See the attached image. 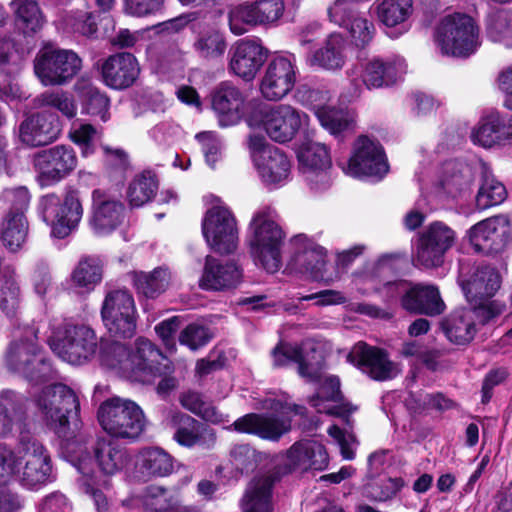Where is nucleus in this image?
I'll return each instance as SVG.
<instances>
[{"label":"nucleus","instance_id":"nucleus-1","mask_svg":"<svg viewBox=\"0 0 512 512\" xmlns=\"http://www.w3.org/2000/svg\"><path fill=\"white\" fill-rule=\"evenodd\" d=\"M275 366H285L290 362L298 364V373L309 382H320V387L309 402L318 413L345 417L356 411L350 403L342 402L340 380L333 375H323V357L313 341L301 345L280 344L272 353Z\"/></svg>","mask_w":512,"mask_h":512},{"label":"nucleus","instance_id":"nucleus-2","mask_svg":"<svg viewBox=\"0 0 512 512\" xmlns=\"http://www.w3.org/2000/svg\"><path fill=\"white\" fill-rule=\"evenodd\" d=\"M69 462L80 476L77 479L81 493L89 497L98 512H107L109 502L106 492L112 487L110 477L120 472L127 463L126 453L112 441L99 439L94 447V456L100 475L93 469V460L86 447L80 445L76 450L73 443H67Z\"/></svg>","mask_w":512,"mask_h":512},{"label":"nucleus","instance_id":"nucleus-3","mask_svg":"<svg viewBox=\"0 0 512 512\" xmlns=\"http://www.w3.org/2000/svg\"><path fill=\"white\" fill-rule=\"evenodd\" d=\"M104 365L132 382L152 383L170 371L168 360L147 339L139 338L134 347L114 342L104 351Z\"/></svg>","mask_w":512,"mask_h":512},{"label":"nucleus","instance_id":"nucleus-4","mask_svg":"<svg viewBox=\"0 0 512 512\" xmlns=\"http://www.w3.org/2000/svg\"><path fill=\"white\" fill-rule=\"evenodd\" d=\"M37 332L34 326L28 324L13 326L4 355L9 371L22 375L35 385L48 382L55 373L38 343Z\"/></svg>","mask_w":512,"mask_h":512},{"label":"nucleus","instance_id":"nucleus-5","mask_svg":"<svg viewBox=\"0 0 512 512\" xmlns=\"http://www.w3.org/2000/svg\"><path fill=\"white\" fill-rule=\"evenodd\" d=\"M285 234L279 223V215L269 204L259 206L248 226L247 243L257 266L269 273L281 267V247Z\"/></svg>","mask_w":512,"mask_h":512},{"label":"nucleus","instance_id":"nucleus-6","mask_svg":"<svg viewBox=\"0 0 512 512\" xmlns=\"http://www.w3.org/2000/svg\"><path fill=\"white\" fill-rule=\"evenodd\" d=\"M406 68V62L401 57L387 60L373 57L358 61L346 71L348 84L342 97L350 102L358 99L365 89L393 85L406 72Z\"/></svg>","mask_w":512,"mask_h":512},{"label":"nucleus","instance_id":"nucleus-7","mask_svg":"<svg viewBox=\"0 0 512 512\" xmlns=\"http://www.w3.org/2000/svg\"><path fill=\"white\" fill-rule=\"evenodd\" d=\"M261 408L271 414L249 413L233 422L228 430L252 434L261 439L278 441L291 429V420L286 415L290 413L303 414L305 408L290 404L286 398L267 397L262 401Z\"/></svg>","mask_w":512,"mask_h":512},{"label":"nucleus","instance_id":"nucleus-8","mask_svg":"<svg viewBox=\"0 0 512 512\" xmlns=\"http://www.w3.org/2000/svg\"><path fill=\"white\" fill-rule=\"evenodd\" d=\"M37 216L51 229V236L64 239L75 231L83 217L84 208L80 192L65 189L63 195L47 193L36 202Z\"/></svg>","mask_w":512,"mask_h":512},{"label":"nucleus","instance_id":"nucleus-9","mask_svg":"<svg viewBox=\"0 0 512 512\" xmlns=\"http://www.w3.org/2000/svg\"><path fill=\"white\" fill-rule=\"evenodd\" d=\"M252 129H261L275 142L291 141L309 125V116L288 104H257L246 117Z\"/></svg>","mask_w":512,"mask_h":512},{"label":"nucleus","instance_id":"nucleus-10","mask_svg":"<svg viewBox=\"0 0 512 512\" xmlns=\"http://www.w3.org/2000/svg\"><path fill=\"white\" fill-rule=\"evenodd\" d=\"M434 38L443 55L458 58L471 56L481 46L477 23L463 13L444 16L436 27Z\"/></svg>","mask_w":512,"mask_h":512},{"label":"nucleus","instance_id":"nucleus-11","mask_svg":"<svg viewBox=\"0 0 512 512\" xmlns=\"http://www.w3.org/2000/svg\"><path fill=\"white\" fill-rule=\"evenodd\" d=\"M37 413L45 425L60 438H67L69 417L79 411L75 392L65 384L45 386L34 398Z\"/></svg>","mask_w":512,"mask_h":512},{"label":"nucleus","instance_id":"nucleus-12","mask_svg":"<svg viewBox=\"0 0 512 512\" xmlns=\"http://www.w3.org/2000/svg\"><path fill=\"white\" fill-rule=\"evenodd\" d=\"M102 429L112 437L135 440L145 430L146 418L141 407L132 400L112 397L104 401L97 413Z\"/></svg>","mask_w":512,"mask_h":512},{"label":"nucleus","instance_id":"nucleus-13","mask_svg":"<svg viewBox=\"0 0 512 512\" xmlns=\"http://www.w3.org/2000/svg\"><path fill=\"white\" fill-rule=\"evenodd\" d=\"M52 459L37 438L21 433L18 446L16 481L25 489L38 490L51 481Z\"/></svg>","mask_w":512,"mask_h":512},{"label":"nucleus","instance_id":"nucleus-14","mask_svg":"<svg viewBox=\"0 0 512 512\" xmlns=\"http://www.w3.org/2000/svg\"><path fill=\"white\" fill-rule=\"evenodd\" d=\"M500 284L498 272L490 266L477 267L468 279L460 276L463 293L483 324L500 315L505 309L502 302L491 300Z\"/></svg>","mask_w":512,"mask_h":512},{"label":"nucleus","instance_id":"nucleus-15","mask_svg":"<svg viewBox=\"0 0 512 512\" xmlns=\"http://www.w3.org/2000/svg\"><path fill=\"white\" fill-rule=\"evenodd\" d=\"M33 68L43 86H63L81 71L82 59L71 49L46 44L37 52Z\"/></svg>","mask_w":512,"mask_h":512},{"label":"nucleus","instance_id":"nucleus-16","mask_svg":"<svg viewBox=\"0 0 512 512\" xmlns=\"http://www.w3.org/2000/svg\"><path fill=\"white\" fill-rule=\"evenodd\" d=\"M48 343L63 361L81 365L96 352L97 337L86 325L63 323L52 330Z\"/></svg>","mask_w":512,"mask_h":512},{"label":"nucleus","instance_id":"nucleus-17","mask_svg":"<svg viewBox=\"0 0 512 512\" xmlns=\"http://www.w3.org/2000/svg\"><path fill=\"white\" fill-rule=\"evenodd\" d=\"M248 147L257 174L265 186L279 188L289 182L292 163L284 151L260 135H251Z\"/></svg>","mask_w":512,"mask_h":512},{"label":"nucleus","instance_id":"nucleus-18","mask_svg":"<svg viewBox=\"0 0 512 512\" xmlns=\"http://www.w3.org/2000/svg\"><path fill=\"white\" fill-rule=\"evenodd\" d=\"M342 170L353 178L380 181L389 172V164L382 145L374 138L361 135L355 140Z\"/></svg>","mask_w":512,"mask_h":512},{"label":"nucleus","instance_id":"nucleus-19","mask_svg":"<svg viewBox=\"0 0 512 512\" xmlns=\"http://www.w3.org/2000/svg\"><path fill=\"white\" fill-rule=\"evenodd\" d=\"M101 317L104 326L113 336L132 337L137 320L133 295L126 289L108 291L101 306Z\"/></svg>","mask_w":512,"mask_h":512},{"label":"nucleus","instance_id":"nucleus-20","mask_svg":"<svg viewBox=\"0 0 512 512\" xmlns=\"http://www.w3.org/2000/svg\"><path fill=\"white\" fill-rule=\"evenodd\" d=\"M285 12L284 0H254L238 5L229 13L230 30L235 35L246 33L249 27L277 26Z\"/></svg>","mask_w":512,"mask_h":512},{"label":"nucleus","instance_id":"nucleus-21","mask_svg":"<svg viewBox=\"0 0 512 512\" xmlns=\"http://www.w3.org/2000/svg\"><path fill=\"white\" fill-rule=\"evenodd\" d=\"M456 238V232L444 222L435 221L429 224L418 237L414 254L415 265L427 269L441 267Z\"/></svg>","mask_w":512,"mask_h":512},{"label":"nucleus","instance_id":"nucleus-22","mask_svg":"<svg viewBox=\"0 0 512 512\" xmlns=\"http://www.w3.org/2000/svg\"><path fill=\"white\" fill-rule=\"evenodd\" d=\"M32 164L36 181L40 187H49L69 176L77 167L78 159L74 149L56 145L43 149L33 156Z\"/></svg>","mask_w":512,"mask_h":512},{"label":"nucleus","instance_id":"nucleus-23","mask_svg":"<svg viewBox=\"0 0 512 512\" xmlns=\"http://www.w3.org/2000/svg\"><path fill=\"white\" fill-rule=\"evenodd\" d=\"M202 233L208 246L217 253L228 254L237 248V222L226 206L214 205L206 212L202 220Z\"/></svg>","mask_w":512,"mask_h":512},{"label":"nucleus","instance_id":"nucleus-24","mask_svg":"<svg viewBox=\"0 0 512 512\" xmlns=\"http://www.w3.org/2000/svg\"><path fill=\"white\" fill-rule=\"evenodd\" d=\"M466 236L475 251L486 255L500 254L512 242L510 219L503 214L488 217L470 227Z\"/></svg>","mask_w":512,"mask_h":512},{"label":"nucleus","instance_id":"nucleus-25","mask_svg":"<svg viewBox=\"0 0 512 512\" xmlns=\"http://www.w3.org/2000/svg\"><path fill=\"white\" fill-rule=\"evenodd\" d=\"M386 289L392 298L401 297L402 307L409 312L434 316L445 309L439 290L434 285L397 281L389 283Z\"/></svg>","mask_w":512,"mask_h":512},{"label":"nucleus","instance_id":"nucleus-26","mask_svg":"<svg viewBox=\"0 0 512 512\" xmlns=\"http://www.w3.org/2000/svg\"><path fill=\"white\" fill-rule=\"evenodd\" d=\"M297 158L299 171L311 189L321 191L329 187L332 159L324 143L303 142L297 151Z\"/></svg>","mask_w":512,"mask_h":512},{"label":"nucleus","instance_id":"nucleus-27","mask_svg":"<svg viewBox=\"0 0 512 512\" xmlns=\"http://www.w3.org/2000/svg\"><path fill=\"white\" fill-rule=\"evenodd\" d=\"M296 78V57L293 54L276 55L265 68L259 85L260 93L269 101L281 100L292 91Z\"/></svg>","mask_w":512,"mask_h":512},{"label":"nucleus","instance_id":"nucleus-28","mask_svg":"<svg viewBox=\"0 0 512 512\" xmlns=\"http://www.w3.org/2000/svg\"><path fill=\"white\" fill-rule=\"evenodd\" d=\"M167 425L175 429L173 439L181 446L192 448L195 446L210 449L216 442L215 431L191 416L171 410L166 417Z\"/></svg>","mask_w":512,"mask_h":512},{"label":"nucleus","instance_id":"nucleus-29","mask_svg":"<svg viewBox=\"0 0 512 512\" xmlns=\"http://www.w3.org/2000/svg\"><path fill=\"white\" fill-rule=\"evenodd\" d=\"M348 360L374 380L392 379L400 371L398 365L390 361L383 350L364 342L354 345L348 355Z\"/></svg>","mask_w":512,"mask_h":512},{"label":"nucleus","instance_id":"nucleus-30","mask_svg":"<svg viewBox=\"0 0 512 512\" xmlns=\"http://www.w3.org/2000/svg\"><path fill=\"white\" fill-rule=\"evenodd\" d=\"M140 74V65L137 58L127 52L110 55L100 66L102 82L114 90H123L131 87Z\"/></svg>","mask_w":512,"mask_h":512},{"label":"nucleus","instance_id":"nucleus-31","mask_svg":"<svg viewBox=\"0 0 512 512\" xmlns=\"http://www.w3.org/2000/svg\"><path fill=\"white\" fill-rule=\"evenodd\" d=\"M124 205L100 189L92 192V217L90 226L98 236L112 233L123 221Z\"/></svg>","mask_w":512,"mask_h":512},{"label":"nucleus","instance_id":"nucleus-32","mask_svg":"<svg viewBox=\"0 0 512 512\" xmlns=\"http://www.w3.org/2000/svg\"><path fill=\"white\" fill-rule=\"evenodd\" d=\"M267 58L266 49L256 40L236 42L230 50L229 69L238 77L251 81Z\"/></svg>","mask_w":512,"mask_h":512},{"label":"nucleus","instance_id":"nucleus-33","mask_svg":"<svg viewBox=\"0 0 512 512\" xmlns=\"http://www.w3.org/2000/svg\"><path fill=\"white\" fill-rule=\"evenodd\" d=\"M243 270L234 261L221 262L207 256L200 287L206 290L225 291L236 288L242 281Z\"/></svg>","mask_w":512,"mask_h":512},{"label":"nucleus","instance_id":"nucleus-34","mask_svg":"<svg viewBox=\"0 0 512 512\" xmlns=\"http://www.w3.org/2000/svg\"><path fill=\"white\" fill-rule=\"evenodd\" d=\"M60 133L58 117L47 111L38 112L25 119L19 129L20 139L30 146L47 145Z\"/></svg>","mask_w":512,"mask_h":512},{"label":"nucleus","instance_id":"nucleus-35","mask_svg":"<svg viewBox=\"0 0 512 512\" xmlns=\"http://www.w3.org/2000/svg\"><path fill=\"white\" fill-rule=\"evenodd\" d=\"M375 5L377 18L390 38H398L408 31L413 0H376Z\"/></svg>","mask_w":512,"mask_h":512},{"label":"nucleus","instance_id":"nucleus-36","mask_svg":"<svg viewBox=\"0 0 512 512\" xmlns=\"http://www.w3.org/2000/svg\"><path fill=\"white\" fill-rule=\"evenodd\" d=\"M346 48L345 38L339 33H332L321 47L307 55L306 63L310 67L325 71H340L346 64Z\"/></svg>","mask_w":512,"mask_h":512},{"label":"nucleus","instance_id":"nucleus-37","mask_svg":"<svg viewBox=\"0 0 512 512\" xmlns=\"http://www.w3.org/2000/svg\"><path fill=\"white\" fill-rule=\"evenodd\" d=\"M194 34L193 50L199 58L205 61L220 60L227 49L224 34L214 25L196 21L192 23Z\"/></svg>","mask_w":512,"mask_h":512},{"label":"nucleus","instance_id":"nucleus-38","mask_svg":"<svg viewBox=\"0 0 512 512\" xmlns=\"http://www.w3.org/2000/svg\"><path fill=\"white\" fill-rule=\"evenodd\" d=\"M286 464L290 469L323 470L328 465V454L318 441L301 440L287 451Z\"/></svg>","mask_w":512,"mask_h":512},{"label":"nucleus","instance_id":"nucleus-39","mask_svg":"<svg viewBox=\"0 0 512 512\" xmlns=\"http://www.w3.org/2000/svg\"><path fill=\"white\" fill-rule=\"evenodd\" d=\"M243 96L235 86L222 83L212 98V107L221 127L236 125L242 117Z\"/></svg>","mask_w":512,"mask_h":512},{"label":"nucleus","instance_id":"nucleus-40","mask_svg":"<svg viewBox=\"0 0 512 512\" xmlns=\"http://www.w3.org/2000/svg\"><path fill=\"white\" fill-rule=\"evenodd\" d=\"M22 293L19 279L14 268L5 267L0 278V310L10 325H22Z\"/></svg>","mask_w":512,"mask_h":512},{"label":"nucleus","instance_id":"nucleus-41","mask_svg":"<svg viewBox=\"0 0 512 512\" xmlns=\"http://www.w3.org/2000/svg\"><path fill=\"white\" fill-rule=\"evenodd\" d=\"M474 181V172L470 165L450 160L443 165L440 185L449 197L461 198L468 194Z\"/></svg>","mask_w":512,"mask_h":512},{"label":"nucleus","instance_id":"nucleus-42","mask_svg":"<svg viewBox=\"0 0 512 512\" xmlns=\"http://www.w3.org/2000/svg\"><path fill=\"white\" fill-rule=\"evenodd\" d=\"M135 470L144 481L164 477L173 471V458L159 447H148L136 455Z\"/></svg>","mask_w":512,"mask_h":512},{"label":"nucleus","instance_id":"nucleus-43","mask_svg":"<svg viewBox=\"0 0 512 512\" xmlns=\"http://www.w3.org/2000/svg\"><path fill=\"white\" fill-rule=\"evenodd\" d=\"M321 126L335 138L342 139L354 132L356 114L349 109L321 106L314 109Z\"/></svg>","mask_w":512,"mask_h":512},{"label":"nucleus","instance_id":"nucleus-44","mask_svg":"<svg viewBox=\"0 0 512 512\" xmlns=\"http://www.w3.org/2000/svg\"><path fill=\"white\" fill-rule=\"evenodd\" d=\"M275 478L263 475L254 478L248 485L242 500L243 512H273L272 489Z\"/></svg>","mask_w":512,"mask_h":512},{"label":"nucleus","instance_id":"nucleus-45","mask_svg":"<svg viewBox=\"0 0 512 512\" xmlns=\"http://www.w3.org/2000/svg\"><path fill=\"white\" fill-rule=\"evenodd\" d=\"M74 89L80 97L83 114L98 117L103 122L110 119L111 103L105 92L85 81H78Z\"/></svg>","mask_w":512,"mask_h":512},{"label":"nucleus","instance_id":"nucleus-46","mask_svg":"<svg viewBox=\"0 0 512 512\" xmlns=\"http://www.w3.org/2000/svg\"><path fill=\"white\" fill-rule=\"evenodd\" d=\"M474 317L479 319L474 307L457 310L451 314L443 323L447 338L456 344L470 342L476 332Z\"/></svg>","mask_w":512,"mask_h":512},{"label":"nucleus","instance_id":"nucleus-47","mask_svg":"<svg viewBox=\"0 0 512 512\" xmlns=\"http://www.w3.org/2000/svg\"><path fill=\"white\" fill-rule=\"evenodd\" d=\"M29 224L22 213L4 214L0 225L3 245L11 252H17L28 237Z\"/></svg>","mask_w":512,"mask_h":512},{"label":"nucleus","instance_id":"nucleus-48","mask_svg":"<svg viewBox=\"0 0 512 512\" xmlns=\"http://www.w3.org/2000/svg\"><path fill=\"white\" fill-rule=\"evenodd\" d=\"M102 274L103 265L98 257H83L72 271V286L79 289L80 293H89L101 282Z\"/></svg>","mask_w":512,"mask_h":512},{"label":"nucleus","instance_id":"nucleus-49","mask_svg":"<svg viewBox=\"0 0 512 512\" xmlns=\"http://www.w3.org/2000/svg\"><path fill=\"white\" fill-rule=\"evenodd\" d=\"M10 8L14 14L17 27L24 34H35L42 29L45 18L36 1L12 0Z\"/></svg>","mask_w":512,"mask_h":512},{"label":"nucleus","instance_id":"nucleus-50","mask_svg":"<svg viewBox=\"0 0 512 512\" xmlns=\"http://www.w3.org/2000/svg\"><path fill=\"white\" fill-rule=\"evenodd\" d=\"M297 261L315 280L330 282L338 279V274H327L326 250L314 242L308 241L303 252L298 255Z\"/></svg>","mask_w":512,"mask_h":512},{"label":"nucleus","instance_id":"nucleus-51","mask_svg":"<svg viewBox=\"0 0 512 512\" xmlns=\"http://www.w3.org/2000/svg\"><path fill=\"white\" fill-rule=\"evenodd\" d=\"M141 504L145 512H168L181 504V497L164 487L149 486L141 496Z\"/></svg>","mask_w":512,"mask_h":512},{"label":"nucleus","instance_id":"nucleus-52","mask_svg":"<svg viewBox=\"0 0 512 512\" xmlns=\"http://www.w3.org/2000/svg\"><path fill=\"white\" fill-rule=\"evenodd\" d=\"M158 189V181L151 171H144L135 176L129 184L127 199L132 207H141L149 202Z\"/></svg>","mask_w":512,"mask_h":512},{"label":"nucleus","instance_id":"nucleus-53","mask_svg":"<svg viewBox=\"0 0 512 512\" xmlns=\"http://www.w3.org/2000/svg\"><path fill=\"white\" fill-rule=\"evenodd\" d=\"M134 286L139 293L154 298L164 292L170 282V273L166 268H156L152 272H137L133 278Z\"/></svg>","mask_w":512,"mask_h":512},{"label":"nucleus","instance_id":"nucleus-54","mask_svg":"<svg viewBox=\"0 0 512 512\" xmlns=\"http://www.w3.org/2000/svg\"><path fill=\"white\" fill-rule=\"evenodd\" d=\"M507 197V191L503 183L493 175L485 173L475 197V206L483 211L501 204Z\"/></svg>","mask_w":512,"mask_h":512},{"label":"nucleus","instance_id":"nucleus-55","mask_svg":"<svg viewBox=\"0 0 512 512\" xmlns=\"http://www.w3.org/2000/svg\"><path fill=\"white\" fill-rule=\"evenodd\" d=\"M486 35L492 42L512 47V10L501 9L490 14L486 23Z\"/></svg>","mask_w":512,"mask_h":512},{"label":"nucleus","instance_id":"nucleus-56","mask_svg":"<svg viewBox=\"0 0 512 512\" xmlns=\"http://www.w3.org/2000/svg\"><path fill=\"white\" fill-rule=\"evenodd\" d=\"M36 107H51L67 118L77 114V104L72 94L64 90H48L34 99Z\"/></svg>","mask_w":512,"mask_h":512},{"label":"nucleus","instance_id":"nucleus-57","mask_svg":"<svg viewBox=\"0 0 512 512\" xmlns=\"http://www.w3.org/2000/svg\"><path fill=\"white\" fill-rule=\"evenodd\" d=\"M70 139L81 151L82 157L93 155L101 141L102 132L89 123L74 124L69 132Z\"/></svg>","mask_w":512,"mask_h":512},{"label":"nucleus","instance_id":"nucleus-58","mask_svg":"<svg viewBox=\"0 0 512 512\" xmlns=\"http://www.w3.org/2000/svg\"><path fill=\"white\" fill-rule=\"evenodd\" d=\"M31 198V193L26 186L7 187L0 193V203L7 208L4 214L26 215Z\"/></svg>","mask_w":512,"mask_h":512},{"label":"nucleus","instance_id":"nucleus-59","mask_svg":"<svg viewBox=\"0 0 512 512\" xmlns=\"http://www.w3.org/2000/svg\"><path fill=\"white\" fill-rule=\"evenodd\" d=\"M499 125L500 115L498 114H491L483 118L472 131L471 138L473 143L484 148L499 145L498 129L501 128Z\"/></svg>","mask_w":512,"mask_h":512},{"label":"nucleus","instance_id":"nucleus-60","mask_svg":"<svg viewBox=\"0 0 512 512\" xmlns=\"http://www.w3.org/2000/svg\"><path fill=\"white\" fill-rule=\"evenodd\" d=\"M196 141L201 146L206 164L215 169L218 162L223 159L224 143L217 133L203 131L195 135Z\"/></svg>","mask_w":512,"mask_h":512},{"label":"nucleus","instance_id":"nucleus-61","mask_svg":"<svg viewBox=\"0 0 512 512\" xmlns=\"http://www.w3.org/2000/svg\"><path fill=\"white\" fill-rule=\"evenodd\" d=\"M404 486L401 478H386L379 483H369L363 487L362 495L377 502H383L394 497Z\"/></svg>","mask_w":512,"mask_h":512},{"label":"nucleus","instance_id":"nucleus-62","mask_svg":"<svg viewBox=\"0 0 512 512\" xmlns=\"http://www.w3.org/2000/svg\"><path fill=\"white\" fill-rule=\"evenodd\" d=\"M342 27L349 32L356 46L368 44L372 40L375 31L373 23L359 12L349 20L347 25H343Z\"/></svg>","mask_w":512,"mask_h":512},{"label":"nucleus","instance_id":"nucleus-63","mask_svg":"<svg viewBox=\"0 0 512 512\" xmlns=\"http://www.w3.org/2000/svg\"><path fill=\"white\" fill-rule=\"evenodd\" d=\"M65 29L77 32L85 36H91L97 31V25L91 13L75 12L69 13L62 18Z\"/></svg>","mask_w":512,"mask_h":512},{"label":"nucleus","instance_id":"nucleus-64","mask_svg":"<svg viewBox=\"0 0 512 512\" xmlns=\"http://www.w3.org/2000/svg\"><path fill=\"white\" fill-rule=\"evenodd\" d=\"M18 450L13 451L7 446L0 445V485L16 481Z\"/></svg>","mask_w":512,"mask_h":512}]
</instances>
